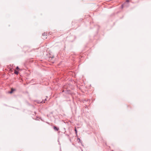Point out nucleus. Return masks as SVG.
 <instances>
[{"instance_id":"obj_1","label":"nucleus","mask_w":151,"mask_h":151,"mask_svg":"<svg viewBox=\"0 0 151 151\" xmlns=\"http://www.w3.org/2000/svg\"><path fill=\"white\" fill-rule=\"evenodd\" d=\"M53 128L56 131H58V130L59 129L57 127L55 126H54Z\"/></svg>"},{"instance_id":"obj_2","label":"nucleus","mask_w":151,"mask_h":151,"mask_svg":"<svg viewBox=\"0 0 151 151\" xmlns=\"http://www.w3.org/2000/svg\"><path fill=\"white\" fill-rule=\"evenodd\" d=\"M15 90L13 89V88H12L11 89V91L9 92L10 93H12V92H13V91H14Z\"/></svg>"},{"instance_id":"obj_3","label":"nucleus","mask_w":151,"mask_h":151,"mask_svg":"<svg viewBox=\"0 0 151 151\" xmlns=\"http://www.w3.org/2000/svg\"><path fill=\"white\" fill-rule=\"evenodd\" d=\"M14 73L16 74H18V71H17V70H14Z\"/></svg>"},{"instance_id":"obj_4","label":"nucleus","mask_w":151,"mask_h":151,"mask_svg":"<svg viewBox=\"0 0 151 151\" xmlns=\"http://www.w3.org/2000/svg\"><path fill=\"white\" fill-rule=\"evenodd\" d=\"M75 132H76V134H77V130H76V127H75Z\"/></svg>"},{"instance_id":"obj_5","label":"nucleus","mask_w":151,"mask_h":151,"mask_svg":"<svg viewBox=\"0 0 151 151\" xmlns=\"http://www.w3.org/2000/svg\"><path fill=\"white\" fill-rule=\"evenodd\" d=\"M19 69V68L18 66L16 68V69L18 70Z\"/></svg>"},{"instance_id":"obj_6","label":"nucleus","mask_w":151,"mask_h":151,"mask_svg":"<svg viewBox=\"0 0 151 151\" xmlns=\"http://www.w3.org/2000/svg\"><path fill=\"white\" fill-rule=\"evenodd\" d=\"M126 1H127V2H128L129 1V0H127Z\"/></svg>"}]
</instances>
